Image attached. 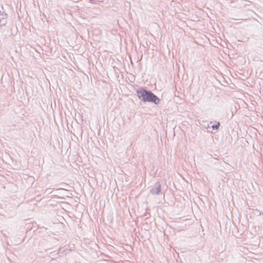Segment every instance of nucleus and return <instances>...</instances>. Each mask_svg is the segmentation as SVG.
<instances>
[{
    "instance_id": "obj_5",
    "label": "nucleus",
    "mask_w": 263,
    "mask_h": 263,
    "mask_svg": "<svg viewBox=\"0 0 263 263\" xmlns=\"http://www.w3.org/2000/svg\"><path fill=\"white\" fill-rule=\"evenodd\" d=\"M262 214L263 215V213H259V215Z\"/></svg>"
},
{
    "instance_id": "obj_1",
    "label": "nucleus",
    "mask_w": 263,
    "mask_h": 263,
    "mask_svg": "<svg viewBox=\"0 0 263 263\" xmlns=\"http://www.w3.org/2000/svg\"><path fill=\"white\" fill-rule=\"evenodd\" d=\"M137 93L139 99L143 102H152L156 105L160 102V99L157 96L144 88L137 90Z\"/></svg>"
},
{
    "instance_id": "obj_3",
    "label": "nucleus",
    "mask_w": 263,
    "mask_h": 263,
    "mask_svg": "<svg viewBox=\"0 0 263 263\" xmlns=\"http://www.w3.org/2000/svg\"><path fill=\"white\" fill-rule=\"evenodd\" d=\"M7 14L0 12V26H4L7 23Z\"/></svg>"
},
{
    "instance_id": "obj_4",
    "label": "nucleus",
    "mask_w": 263,
    "mask_h": 263,
    "mask_svg": "<svg viewBox=\"0 0 263 263\" xmlns=\"http://www.w3.org/2000/svg\"><path fill=\"white\" fill-rule=\"evenodd\" d=\"M219 125H220V123L219 122H218L217 124L213 125L212 126V127L213 128V129L217 130L218 129Z\"/></svg>"
},
{
    "instance_id": "obj_2",
    "label": "nucleus",
    "mask_w": 263,
    "mask_h": 263,
    "mask_svg": "<svg viewBox=\"0 0 263 263\" xmlns=\"http://www.w3.org/2000/svg\"><path fill=\"white\" fill-rule=\"evenodd\" d=\"M161 191V184L159 182H157L155 187L152 188L150 190V193L153 195H157Z\"/></svg>"
}]
</instances>
